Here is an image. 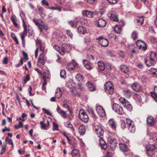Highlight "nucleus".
I'll return each mask as SVG.
<instances>
[{
  "instance_id": "f257e3e1",
  "label": "nucleus",
  "mask_w": 157,
  "mask_h": 157,
  "mask_svg": "<svg viewBox=\"0 0 157 157\" xmlns=\"http://www.w3.org/2000/svg\"><path fill=\"white\" fill-rule=\"evenodd\" d=\"M104 89L107 94L112 95L114 92L113 85L110 82H107L104 85Z\"/></svg>"
},
{
  "instance_id": "f03ea898",
  "label": "nucleus",
  "mask_w": 157,
  "mask_h": 157,
  "mask_svg": "<svg viewBox=\"0 0 157 157\" xmlns=\"http://www.w3.org/2000/svg\"><path fill=\"white\" fill-rule=\"evenodd\" d=\"M78 65L77 63L73 59L71 61V62L68 63L67 66V68L71 72H74L75 68H77Z\"/></svg>"
},
{
  "instance_id": "7ed1b4c3",
  "label": "nucleus",
  "mask_w": 157,
  "mask_h": 157,
  "mask_svg": "<svg viewBox=\"0 0 157 157\" xmlns=\"http://www.w3.org/2000/svg\"><path fill=\"white\" fill-rule=\"evenodd\" d=\"M62 48L61 49L59 53L62 55H64L65 53H68L71 50L70 45L67 44H63L62 45Z\"/></svg>"
},
{
  "instance_id": "20e7f679",
  "label": "nucleus",
  "mask_w": 157,
  "mask_h": 157,
  "mask_svg": "<svg viewBox=\"0 0 157 157\" xmlns=\"http://www.w3.org/2000/svg\"><path fill=\"white\" fill-rule=\"evenodd\" d=\"M79 117L81 120L85 123H87L89 120V117L86 113L83 110H81L79 113Z\"/></svg>"
},
{
  "instance_id": "39448f33",
  "label": "nucleus",
  "mask_w": 157,
  "mask_h": 157,
  "mask_svg": "<svg viewBox=\"0 0 157 157\" xmlns=\"http://www.w3.org/2000/svg\"><path fill=\"white\" fill-rule=\"evenodd\" d=\"M113 109L116 113L119 114H123V111L122 108L118 104L114 103L112 105Z\"/></svg>"
},
{
  "instance_id": "423d86ee",
  "label": "nucleus",
  "mask_w": 157,
  "mask_h": 157,
  "mask_svg": "<svg viewBox=\"0 0 157 157\" xmlns=\"http://www.w3.org/2000/svg\"><path fill=\"white\" fill-rule=\"evenodd\" d=\"M98 40L99 43L102 46L106 47L109 44V42L106 39L104 38L102 36H100L97 39Z\"/></svg>"
},
{
  "instance_id": "0eeeda50",
  "label": "nucleus",
  "mask_w": 157,
  "mask_h": 157,
  "mask_svg": "<svg viewBox=\"0 0 157 157\" xmlns=\"http://www.w3.org/2000/svg\"><path fill=\"white\" fill-rule=\"evenodd\" d=\"M108 141L109 144H110V146L112 150H113L117 145V141L113 137H109L108 138Z\"/></svg>"
},
{
  "instance_id": "6e6552de",
  "label": "nucleus",
  "mask_w": 157,
  "mask_h": 157,
  "mask_svg": "<svg viewBox=\"0 0 157 157\" xmlns=\"http://www.w3.org/2000/svg\"><path fill=\"white\" fill-rule=\"evenodd\" d=\"M46 60L45 54L40 53L38 58L37 63L41 65H44Z\"/></svg>"
},
{
  "instance_id": "1a4fd4ad",
  "label": "nucleus",
  "mask_w": 157,
  "mask_h": 157,
  "mask_svg": "<svg viewBox=\"0 0 157 157\" xmlns=\"http://www.w3.org/2000/svg\"><path fill=\"white\" fill-rule=\"evenodd\" d=\"M147 153L149 156H152L153 155V151L155 149V146L152 144H150L146 147Z\"/></svg>"
},
{
  "instance_id": "9d476101",
  "label": "nucleus",
  "mask_w": 157,
  "mask_h": 157,
  "mask_svg": "<svg viewBox=\"0 0 157 157\" xmlns=\"http://www.w3.org/2000/svg\"><path fill=\"white\" fill-rule=\"evenodd\" d=\"M94 130L98 136L99 137L103 135L104 131L103 128L101 126L96 125L94 128Z\"/></svg>"
},
{
  "instance_id": "9b49d317",
  "label": "nucleus",
  "mask_w": 157,
  "mask_h": 157,
  "mask_svg": "<svg viewBox=\"0 0 157 157\" xmlns=\"http://www.w3.org/2000/svg\"><path fill=\"white\" fill-rule=\"evenodd\" d=\"M108 16L110 19L114 21L117 22L118 21V17L114 11H111L108 14Z\"/></svg>"
},
{
  "instance_id": "f8f14e48",
  "label": "nucleus",
  "mask_w": 157,
  "mask_h": 157,
  "mask_svg": "<svg viewBox=\"0 0 157 157\" xmlns=\"http://www.w3.org/2000/svg\"><path fill=\"white\" fill-rule=\"evenodd\" d=\"M96 110L98 114L100 117H104L105 116V112L101 106L100 105L97 106Z\"/></svg>"
},
{
  "instance_id": "ddd939ff",
  "label": "nucleus",
  "mask_w": 157,
  "mask_h": 157,
  "mask_svg": "<svg viewBox=\"0 0 157 157\" xmlns=\"http://www.w3.org/2000/svg\"><path fill=\"white\" fill-rule=\"evenodd\" d=\"M132 89L135 91L139 92L141 90V87L140 84L137 82H135L132 85Z\"/></svg>"
},
{
  "instance_id": "4468645a",
  "label": "nucleus",
  "mask_w": 157,
  "mask_h": 157,
  "mask_svg": "<svg viewBox=\"0 0 157 157\" xmlns=\"http://www.w3.org/2000/svg\"><path fill=\"white\" fill-rule=\"evenodd\" d=\"M145 63L146 66L148 67H150L155 64V62L152 61L148 56H147L145 59Z\"/></svg>"
},
{
  "instance_id": "2eb2a0df",
  "label": "nucleus",
  "mask_w": 157,
  "mask_h": 157,
  "mask_svg": "<svg viewBox=\"0 0 157 157\" xmlns=\"http://www.w3.org/2000/svg\"><path fill=\"white\" fill-rule=\"evenodd\" d=\"M86 85L89 91H93L96 90L95 85L91 82H88L86 83Z\"/></svg>"
},
{
  "instance_id": "dca6fc26",
  "label": "nucleus",
  "mask_w": 157,
  "mask_h": 157,
  "mask_svg": "<svg viewBox=\"0 0 157 157\" xmlns=\"http://www.w3.org/2000/svg\"><path fill=\"white\" fill-rule=\"evenodd\" d=\"M135 22L138 25H142L144 22V19L143 17L141 16H138L135 20Z\"/></svg>"
},
{
  "instance_id": "f3484780",
  "label": "nucleus",
  "mask_w": 157,
  "mask_h": 157,
  "mask_svg": "<svg viewBox=\"0 0 157 157\" xmlns=\"http://www.w3.org/2000/svg\"><path fill=\"white\" fill-rule=\"evenodd\" d=\"M82 13L83 15L89 17H94L93 12L88 10H83Z\"/></svg>"
},
{
  "instance_id": "a211bd4d",
  "label": "nucleus",
  "mask_w": 157,
  "mask_h": 157,
  "mask_svg": "<svg viewBox=\"0 0 157 157\" xmlns=\"http://www.w3.org/2000/svg\"><path fill=\"white\" fill-rule=\"evenodd\" d=\"M71 155L73 157H80L79 150L76 148H73L71 151Z\"/></svg>"
},
{
  "instance_id": "6ab92c4d",
  "label": "nucleus",
  "mask_w": 157,
  "mask_h": 157,
  "mask_svg": "<svg viewBox=\"0 0 157 157\" xmlns=\"http://www.w3.org/2000/svg\"><path fill=\"white\" fill-rule=\"evenodd\" d=\"M108 123L113 130H115L116 129V122L113 119H110L108 121Z\"/></svg>"
},
{
  "instance_id": "aec40b11",
  "label": "nucleus",
  "mask_w": 157,
  "mask_h": 157,
  "mask_svg": "<svg viewBox=\"0 0 157 157\" xmlns=\"http://www.w3.org/2000/svg\"><path fill=\"white\" fill-rule=\"evenodd\" d=\"M98 68L99 70L103 71L105 68V65L102 61H98Z\"/></svg>"
},
{
  "instance_id": "412c9836",
  "label": "nucleus",
  "mask_w": 157,
  "mask_h": 157,
  "mask_svg": "<svg viewBox=\"0 0 157 157\" xmlns=\"http://www.w3.org/2000/svg\"><path fill=\"white\" fill-rule=\"evenodd\" d=\"M33 21L35 25L38 27L39 29H40L41 30V28H40V27L43 25L42 24L43 22L35 18L33 19Z\"/></svg>"
},
{
  "instance_id": "4be33fe9",
  "label": "nucleus",
  "mask_w": 157,
  "mask_h": 157,
  "mask_svg": "<svg viewBox=\"0 0 157 157\" xmlns=\"http://www.w3.org/2000/svg\"><path fill=\"white\" fill-rule=\"evenodd\" d=\"M148 57L151 59L152 61H154L155 62L157 61V55L154 52H151L150 56H148Z\"/></svg>"
},
{
  "instance_id": "5701e85b",
  "label": "nucleus",
  "mask_w": 157,
  "mask_h": 157,
  "mask_svg": "<svg viewBox=\"0 0 157 157\" xmlns=\"http://www.w3.org/2000/svg\"><path fill=\"white\" fill-rule=\"evenodd\" d=\"M106 22L102 19H99L98 21V25L99 27H103L105 26Z\"/></svg>"
},
{
  "instance_id": "b1692460",
  "label": "nucleus",
  "mask_w": 157,
  "mask_h": 157,
  "mask_svg": "<svg viewBox=\"0 0 157 157\" xmlns=\"http://www.w3.org/2000/svg\"><path fill=\"white\" fill-rule=\"evenodd\" d=\"M84 66L85 68L88 70H90L92 69V66L90 64L89 62L86 60H83L82 61Z\"/></svg>"
},
{
  "instance_id": "393cba45",
  "label": "nucleus",
  "mask_w": 157,
  "mask_h": 157,
  "mask_svg": "<svg viewBox=\"0 0 157 157\" xmlns=\"http://www.w3.org/2000/svg\"><path fill=\"white\" fill-rule=\"evenodd\" d=\"M99 142L101 148L105 150L107 147V144L104 140L102 138L100 139Z\"/></svg>"
},
{
  "instance_id": "a878e982",
  "label": "nucleus",
  "mask_w": 157,
  "mask_h": 157,
  "mask_svg": "<svg viewBox=\"0 0 157 157\" xmlns=\"http://www.w3.org/2000/svg\"><path fill=\"white\" fill-rule=\"evenodd\" d=\"M62 96L61 90L59 88H58L56 90L55 97L57 98H59Z\"/></svg>"
},
{
  "instance_id": "bb28decb",
  "label": "nucleus",
  "mask_w": 157,
  "mask_h": 157,
  "mask_svg": "<svg viewBox=\"0 0 157 157\" xmlns=\"http://www.w3.org/2000/svg\"><path fill=\"white\" fill-rule=\"evenodd\" d=\"M147 122L149 126H152L154 124V121L153 118L151 117H147Z\"/></svg>"
},
{
  "instance_id": "cd10ccee",
  "label": "nucleus",
  "mask_w": 157,
  "mask_h": 157,
  "mask_svg": "<svg viewBox=\"0 0 157 157\" xmlns=\"http://www.w3.org/2000/svg\"><path fill=\"white\" fill-rule=\"evenodd\" d=\"M78 33L81 34H85L86 33V28L82 26H79L78 29Z\"/></svg>"
},
{
  "instance_id": "c85d7f7f",
  "label": "nucleus",
  "mask_w": 157,
  "mask_h": 157,
  "mask_svg": "<svg viewBox=\"0 0 157 157\" xmlns=\"http://www.w3.org/2000/svg\"><path fill=\"white\" fill-rule=\"evenodd\" d=\"M119 147L120 150L123 152H126L128 150L127 146L124 144H119Z\"/></svg>"
},
{
  "instance_id": "c756f323",
  "label": "nucleus",
  "mask_w": 157,
  "mask_h": 157,
  "mask_svg": "<svg viewBox=\"0 0 157 157\" xmlns=\"http://www.w3.org/2000/svg\"><path fill=\"white\" fill-rule=\"evenodd\" d=\"M78 132L81 135H83L85 132V127L83 125H80L78 128Z\"/></svg>"
},
{
  "instance_id": "7c9ffc66",
  "label": "nucleus",
  "mask_w": 157,
  "mask_h": 157,
  "mask_svg": "<svg viewBox=\"0 0 157 157\" xmlns=\"http://www.w3.org/2000/svg\"><path fill=\"white\" fill-rule=\"evenodd\" d=\"M120 69L122 72L124 73H126L129 71L128 67L124 65H122L120 66Z\"/></svg>"
},
{
  "instance_id": "2f4dec72",
  "label": "nucleus",
  "mask_w": 157,
  "mask_h": 157,
  "mask_svg": "<svg viewBox=\"0 0 157 157\" xmlns=\"http://www.w3.org/2000/svg\"><path fill=\"white\" fill-rule=\"evenodd\" d=\"M75 78L77 82H81L83 80L82 75L79 73H78L77 74L75 77Z\"/></svg>"
},
{
  "instance_id": "473e14b6",
  "label": "nucleus",
  "mask_w": 157,
  "mask_h": 157,
  "mask_svg": "<svg viewBox=\"0 0 157 157\" xmlns=\"http://www.w3.org/2000/svg\"><path fill=\"white\" fill-rule=\"evenodd\" d=\"M128 131L131 133H134L135 131L136 127L134 124L128 127Z\"/></svg>"
},
{
  "instance_id": "72a5a7b5",
  "label": "nucleus",
  "mask_w": 157,
  "mask_h": 157,
  "mask_svg": "<svg viewBox=\"0 0 157 157\" xmlns=\"http://www.w3.org/2000/svg\"><path fill=\"white\" fill-rule=\"evenodd\" d=\"M140 46L139 47V49H141L143 51H145L147 49V47L146 44L143 41L142 42H141V44L140 45Z\"/></svg>"
},
{
  "instance_id": "f704fd0d",
  "label": "nucleus",
  "mask_w": 157,
  "mask_h": 157,
  "mask_svg": "<svg viewBox=\"0 0 157 157\" xmlns=\"http://www.w3.org/2000/svg\"><path fill=\"white\" fill-rule=\"evenodd\" d=\"M124 95L127 98H130L132 95V92L129 90H124Z\"/></svg>"
},
{
  "instance_id": "c9c22d12",
  "label": "nucleus",
  "mask_w": 157,
  "mask_h": 157,
  "mask_svg": "<svg viewBox=\"0 0 157 157\" xmlns=\"http://www.w3.org/2000/svg\"><path fill=\"white\" fill-rule=\"evenodd\" d=\"M124 106L125 107L126 109H127L129 111H130L132 109V105L128 101H127L126 103H125V104L124 105Z\"/></svg>"
},
{
  "instance_id": "e433bc0d",
  "label": "nucleus",
  "mask_w": 157,
  "mask_h": 157,
  "mask_svg": "<svg viewBox=\"0 0 157 157\" xmlns=\"http://www.w3.org/2000/svg\"><path fill=\"white\" fill-rule=\"evenodd\" d=\"M115 31L117 34H119L121 32L122 29L121 27L119 26L118 25H116L114 28Z\"/></svg>"
},
{
  "instance_id": "4c0bfd02",
  "label": "nucleus",
  "mask_w": 157,
  "mask_h": 157,
  "mask_svg": "<svg viewBox=\"0 0 157 157\" xmlns=\"http://www.w3.org/2000/svg\"><path fill=\"white\" fill-rule=\"evenodd\" d=\"M30 79V75L28 74H26V76L23 77V80L24 82L23 83H26Z\"/></svg>"
},
{
  "instance_id": "58836bf2",
  "label": "nucleus",
  "mask_w": 157,
  "mask_h": 157,
  "mask_svg": "<svg viewBox=\"0 0 157 157\" xmlns=\"http://www.w3.org/2000/svg\"><path fill=\"white\" fill-rule=\"evenodd\" d=\"M126 122L127 127L132 125V124H134V122L129 118H127L126 119Z\"/></svg>"
},
{
  "instance_id": "ea45409f",
  "label": "nucleus",
  "mask_w": 157,
  "mask_h": 157,
  "mask_svg": "<svg viewBox=\"0 0 157 157\" xmlns=\"http://www.w3.org/2000/svg\"><path fill=\"white\" fill-rule=\"evenodd\" d=\"M37 42L40 44L39 49L40 51L41 52V53L45 54L44 52V48L42 46L41 41L40 40H38Z\"/></svg>"
},
{
  "instance_id": "a19ab883",
  "label": "nucleus",
  "mask_w": 157,
  "mask_h": 157,
  "mask_svg": "<svg viewBox=\"0 0 157 157\" xmlns=\"http://www.w3.org/2000/svg\"><path fill=\"white\" fill-rule=\"evenodd\" d=\"M6 143L3 144L2 146V148L0 152V154L2 155L6 151Z\"/></svg>"
},
{
  "instance_id": "79ce46f5",
  "label": "nucleus",
  "mask_w": 157,
  "mask_h": 157,
  "mask_svg": "<svg viewBox=\"0 0 157 157\" xmlns=\"http://www.w3.org/2000/svg\"><path fill=\"white\" fill-rule=\"evenodd\" d=\"M66 72L64 70H62L60 73V77L62 78H66Z\"/></svg>"
},
{
  "instance_id": "37998d69",
  "label": "nucleus",
  "mask_w": 157,
  "mask_h": 157,
  "mask_svg": "<svg viewBox=\"0 0 157 157\" xmlns=\"http://www.w3.org/2000/svg\"><path fill=\"white\" fill-rule=\"evenodd\" d=\"M152 97H157V86H156L154 88V91L151 93Z\"/></svg>"
},
{
  "instance_id": "c03bdc74",
  "label": "nucleus",
  "mask_w": 157,
  "mask_h": 157,
  "mask_svg": "<svg viewBox=\"0 0 157 157\" xmlns=\"http://www.w3.org/2000/svg\"><path fill=\"white\" fill-rule=\"evenodd\" d=\"M48 9L52 10H58L59 12L61 10V8L59 6H56V7H52L48 8Z\"/></svg>"
},
{
  "instance_id": "a18cd8bd",
  "label": "nucleus",
  "mask_w": 157,
  "mask_h": 157,
  "mask_svg": "<svg viewBox=\"0 0 157 157\" xmlns=\"http://www.w3.org/2000/svg\"><path fill=\"white\" fill-rule=\"evenodd\" d=\"M132 37L133 40L137 39L138 37V33L136 31H134L132 33Z\"/></svg>"
},
{
  "instance_id": "49530a36",
  "label": "nucleus",
  "mask_w": 157,
  "mask_h": 157,
  "mask_svg": "<svg viewBox=\"0 0 157 157\" xmlns=\"http://www.w3.org/2000/svg\"><path fill=\"white\" fill-rule=\"evenodd\" d=\"M65 126H66L68 128H70L71 129L73 130H74V128L72 125L71 124L70 122H66L65 123Z\"/></svg>"
},
{
  "instance_id": "de8ad7c7",
  "label": "nucleus",
  "mask_w": 157,
  "mask_h": 157,
  "mask_svg": "<svg viewBox=\"0 0 157 157\" xmlns=\"http://www.w3.org/2000/svg\"><path fill=\"white\" fill-rule=\"evenodd\" d=\"M47 124H44L42 125V126L41 127L42 129H43L44 130L47 129V128L48 127L49 125V122L48 121H47Z\"/></svg>"
},
{
  "instance_id": "09e8293b",
  "label": "nucleus",
  "mask_w": 157,
  "mask_h": 157,
  "mask_svg": "<svg viewBox=\"0 0 157 157\" xmlns=\"http://www.w3.org/2000/svg\"><path fill=\"white\" fill-rule=\"evenodd\" d=\"M11 36L13 39L15 41L16 43L17 44H19L18 41L14 34L12 33L11 34Z\"/></svg>"
},
{
  "instance_id": "8fccbe9b",
  "label": "nucleus",
  "mask_w": 157,
  "mask_h": 157,
  "mask_svg": "<svg viewBox=\"0 0 157 157\" xmlns=\"http://www.w3.org/2000/svg\"><path fill=\"white\" fill-rule=\"evenodd\" d=\"M120 122L121 123V128H122L123 129H124L126 128V125L125 121L124 120L121 119V120Z\"/></svg>"
},
{
  "instance_id": "3c124183",
  "label": "nucleus",
  "mask_w": 157,
  "mask_h": 157,
  "mask_svg": "<svg viewBox=\"0 0 157 157\" xmlns=\"http://www.w3.org/2000/svg\"><path fill=\"white\" fill-rule=\"evenodd\" d=\"M120 102L124 105L128 101L124 98L121 97L119 99Z\"/></svg>"
},
{
  "instance_id": "603ef678",
  "label": "nucleus",
  "mask_w": 157,
  "mask_h": 157,
  "mask_svg": "<svg viewBox=\"0 0 157 157\" xmlns=\"http://www.w3.org/2000/svg\"><path fill=\"white\" fill-rule=\"evenodd\" d=\"M113 154V151L112 150H109L106 153V157H111Z\"/></svg>"
},
{
  "instance_id": "864d4df0",
  "label": "nucleus",
  "mask_w": 157,
  "mask_h": 157,
  "mask_svg": "<svg viewBox=\"0 0 157 157\" xmlns=\"http://www.w3.org/2000/svg\"><path fill=\"white\" fill-rule=\"evenodd\" d=\"M136 97H135V98L136 99V100L139 101L140 102H141L142 101V99L141 98L140 96L138 94H136Z\"/></svg>"
},
{
  "instance_id": "5fc2aeb1",
  "label": "nucleus",
  "mask_w": 157,
  "mask_h": 157,
  "mask_svg": "<svg viewBox=\"0 0 157 157\" xmlns=\"http://www.w3.org/2000/svg\"><path fill=\"white\" fill-rule=\"evenodd\" d=\"M42 24L43 25L42 26H40V27L41 28V30L40 29H39L40 30L41 32H42L43 31V29H44L46 30H47L48 29V27L47 26H45L44 24V23L43 22Z\"/></svg>"
},
{
  "instance_id": "6e6d98bb",
  "label": "nucleus",
  "mask_w": 157,
  "mask_h": 157,
  "mask_svg": "<svg viewBox=\"0 0 157 157\" xmlns=\"http://www.w3.org/2000/svg\"><path fill=\"white\" fill-rule=\"evenodd\" d=\"M105 69L107 70L108 72L111 69V65L109 63H108L106 64L105 65Z\"/></svg>"
},
{
  "instance_id": "4d7b16f0",
  "label": "nucleus",
  "mask_w": 157,
  "mask_h": 157,
  "mask_svg": "<svg viewBox=\"0 0 157 157\" xmlns=\"http://www.w3.org/2000/svg\"><path fill=\"white\" fill-rule=\"evenodd\" d=\"M108 2L111 4H114L117 3L118 2V0H106Z\"/></svg>"
},
{
  "instance_id": "13d9d810",
  "label": "nucleus",
  "mask_w": 157,
  "mask_h": 157,
  "mask_svg": "<svg viewBox=\"0 0 157 157\" xmlns=\"http://www.w3.org/2000/svg\"><path fill=\"white\" fill-rule=\"evenodd\" d=\"M38 10L39 12V14L40 16H42L43 14V12L44 11V8L41 7H40L38 8Z\"/></svg>"
},
{
  "instance_id": "bf43d9fd",
  "label": "nucleus",
  "mask_w": 157,
  "mask_h": 157,
  "mask_svg": "<svg viewBox=\"0 0 157 157\" xmlns=\"http://www.w3.org/2000/svg\"><path fill=\"white\" fill-rule=\"evenodd\" d=\"M23 123L21 121L19 122V124L18 125H16L14 126L15 128L17 129H18V128L21 127L23 125Z\"/></svg>"
},
{
  "instance_id": "052dcab7",
  "label": "nucleus",
  "mask_w": 157,
  "mask_h": 157,
  "mask_svg": "<svg viewBox=\"0 0 157 157\" xmlns=\"http://www.w3.org/2000/svg\"><path fill=\"white\" fill-rule=\"evenodd\" d=\"M152 140L154 141H157V132H154L152 135Z\"/></svg>"
},
{
  "instance_id": "680f3d73",
  "label": "nucleus",
  "mask_w": 157,
  "mask_h": 157,
  "mask_svg": "<svg viewBox=\"0 0 157 157\" xmlns=\"http://www.w3.org/2000/svg\"><path fill=\"white\" fill-rule=\"evenodd\" d=\"M42 110L45 113L47 114L49 116L51 115L52 113L49 110H46L44 108L42 109Z\"/></svg>"
},
{
  "instance_id": "e2e57ef3",
  "label": "nucleus",
  "mask_w": 157,
  "mask_h": 157,
  "mask_svg": "<svg viewBox=\"0 0 157 157\" xmlns=\"http://www.w3.org/2000/svg\"><path fill=\"white\" fill-rule=\"evenodd\" d=\"M23 64V62L22 61V59L21 58V59L20 60V61L19 63H18V64H16L15 65V67L17 68L21 66Z\"/></svg>"
},
{
  "instance_id": "0e129e2a",
  "label": "nucleus",
  "mask_w": 157,
  "mask_h": 157,
  "mask_svg": "<svg viewBox=\"0 0 157 157\" xmlns=\"http://www.w3.org/2000/svg\"><path fill=\"white\" fill-rule=\"evenodd\" d=\"M60 115L64 118H66L67 117V115L66 112L63 111L60 114Z\"/></svg>"
},
{
  "instance_id": "69168bd1",
  "label": "nucleus",
  "mask_w": 157,
  "mask_h": 157,
  "mask_svg": "<svg viewBox=\"0 0 157 157\" xmlns=\"http://www.w3.org/2000/svg\"><path fill=\"white\" fill-rule=\"evenodd\" d=\"M66 33L67 35L68 36H69L71 39L72 38L73 34L69 30H67L66 31Z\"/></svg>"
},
{
  "instance_id": "338daca9",
  "label": "nucleus",
  "mask_w": 157,
  "mask_h": 157,
  "mask_svg": "<svg viewBox=\"0 0 157 157\" xmlns=\"http://www.w3.org/2000/svg\"><path fill=\"white\" fill-rule=\"evenodd\" d=\"M53 130H57L58 129V126L57 124L53 122Z\"/></svg>"
},
{
  "instance_id": "774afa93",
  "label": "nucleus",
  "mask_w": 157,
  "mask_h": 157,
  "mask_svg": "<svg viewBox=\"0 0 157 157\" xmlns=\"http://www.w3.org/2000/svg\"><path fill=\"white\" fill-rule=\"evenodd\" d=\"M119 22L120 26H123L125 25V22L123 20H121Z\"/></svg>"
}]
</instances>
